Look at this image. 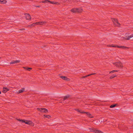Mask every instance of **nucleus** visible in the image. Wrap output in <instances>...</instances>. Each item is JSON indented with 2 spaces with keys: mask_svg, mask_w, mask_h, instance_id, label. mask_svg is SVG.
<instances>
[{
  "mask_svg": "<svg viewBox=\"0 0 133 133\" xmlns=\"http://www.w3.org/2000/svg\"><path fill=\"white\" fill-rule=\"evenodd\" d=\"M0 58H1L0 57Z\"/></svg>",
  "mask_w": 133,
  "mask_h": 133,
  "instance_id": "obj_38",
  "label": "nucleus"
},
{
  "mask_svg": "<svg viewBox=\"0 0 133 133\" xmlns=\"http://www.w3.org/2000/svg\"><path fill=\"white\" fill-rule=\"evenodd\" d=\"M75 110L81 113H86L89 117L90 118L93 117L92 115L89 112H84V111H82L81 110L79 109H75Z\"/></svg>",
  "mask_w": 133,
  "mask_h": 133,
  "instance_id": "obj_2",
  "label": "nucleus"
},
{
  "mask_svg": "<svg viewBox=\"0 0 133 133\" xmlns=\"http://www.w3.org/2000/svg\"><path fill=\"white\" fill-rule=\"evenodd\" d=\"M114 64L116 66H122L121 65V63L120 62H117L116 63H114Z\"/></svg>",
  "mask_w": 133,
  "mask_h": 133,
  "instance_id": "obj_10",
  "label": "nucleus"
},
{
  "mask_svg": "<svg viewBox=\"0 0 133 133\" xmlns=\"http://www.w3.org/2000/svg\"><path fill=\"white\" fill-rule=\"evenodd\" d=\"M37 7H40V6H37Z\"/></svg>",
  "mask_w": 133,
  "mask_h": 133,
  "instance_id": "obj_32",
  "label": "nucleus"
},
{
  "mask_svg": "<svg viewBox=\"0 0 133 133\" xmlns=\"http://www.w3.org/2000/svg\"><path fill=\"white\" fill-rule=\"evenodd\" d=\"M39 111H40L42 112L46 113L48 112V111L46 109H38Z\"/></svg>",
  "mask_w": 133,
  "mask_h": 133,
  "instance_id": "obj_5",
  "label": "nucleus"
},
{
  "mask_svg": "<svg viewBox=\"0 0 133 133\" xmlns=\"http://www.w3.org/2000/svg\"><path fill=\"white\" fill-rule=\"evenodd\" d=\"M66 2V1H63V3H65Z\"/></svg>",
  "mask_w": 133,
  "mask_h": 133,
  "instance_id": "obj_31",
  "label": "nucleus"
},
{
  "mask_svg": "<svg viewBox=\"0 0 133 133\" xmlns=\"http://www.w3.org/2000/svg\"><path fill=\"white\" fill-rule=\"evenodd\" d=\"M25 91V89L24 88H22L18 92H17L18 94H19L20 93L23 92V91Z\"/></svg>",
  "mask_w": 133,
  "mask_h": 133,
  "instance_id": "obj_8",
  "label": "nucleus"
},
{
  "mask_svg": "<svg viewBox=\"0 0 133 133\" xmlns=\"http://www.w3.org/2000/svg\"><path fill=\"white\" fill-rule=\"evenodd\" d=\"M112 21L117 26H118V25H119L120 24L118 22L117 19L115 18H112Z\"/></svg>",
  "mask_w": 133,
  "mask_h": 133,
  "instance_id": "obj_3",
  "label": "nucleus"
},
{
  "mask_svg": "<svg viewBox=\"0 0 133 133\" xmlns=\"http://www.w3.org/2000/svg\"><path fill=\"white\" fill-rule=\"evenodd\" d=\"M70 1V0L69 1L66 0V2H67V3H68Z\"/></svg>",
  "mask_w": 133,
  "mask_h": 133,
  "instance_id": "obj_29",
  "label": "nucleus"
},
{
  "mask_svg": "<svg viewBox=\"0 0 133 133\" xmlns=\"http://www.w3.org/2000/svg\"><path fill=\"white\" fill-rule=\"evenodd\" d=\"M95 74V73H92L91 74H90V75H94Z\"/></svg>",
  "mask_w": 133,
  "mask_h": 133,
  "instance_id": "obj_30",
  "label": "nucleus"
},
{
  "mask_svg": "<svg viewBox=\"0 0 133 133\" xmlns=\"http://www.w3.org/2000/svg\"><path fill=\"white\" fill-rule=\"evenodd\" d=\"M9 89L8 88L4 87L3 89V92L4 93H5Z\"/></svg>",
  "mask_w": 133,
  "mask_h": 133,
  "instance_id": "obj_9",
  "label": "nucleus"
},
{
  "mask_svg": "<svg viewBox=\"0 0 133 133\" xmlns=\"http://www.w3.org/2000/svg\"><path fill=\"white\" fill-rule=\"evenodd\" d=\"M133 37V34L131 35L130 36L126 35L125 37H123V38H125L127 40H129L131 37Z\"/></svg>",
  "mask_w": 133,
  "mask_h": 133,
  "instance_id": "obj_4",
  "label": "nucleus"
},
{
  "mask_svg": "<svg viewBox=\"0 0 133 133\" xmlns=\"http://www.w3.org/2000/svg\"><path fill=\"white\" fill-rule=\"evenodd\" d=\"M118 71L117 70H115V71Z\"/></svg>",
  "mask_w": 133,
  "mask_h": 133,
  "instance_id": "obj_34",
  "label": "nucleus"
},
{
  "mask_svg": "<svg viewBox=\"0 0 133 133\" xmlns=\"http://www.w3.org/2000/svg\"><path fill=\"white\" fill-rule=\"evenodd\" d=\"M17 120L21 122L25 123L26 124L30 125L31 126H33L34 125V124L31 121L27 120L18 119Z\"/></svg>",
  "mask_w": 133,
  "mask_h": 133,
  "instance_id": "obj_1",
  "label": "nucleus"
},
{
  "mask_svg": "<svg viewBox=\"0 0 133 133\" xmlns=\"http://www.w3.org/2000/svg\"><path fill=\"white\" fill-rule=\"evenodd\" d=\"M35 24H36V25H42L43 24V22H37L35 23Z\"/></svg>",
  "mask_w": 133,
  "mask_h": 133,
  "instance_id": "obj_18",
  "label": "nucleus"
},
{
  "mask_svg": "<svg viewBox=\"0 0 133 133\" xmlns=\"http://www.w3.org/2000/svg\"><path fill=\"white\" fill-rule=\"evenodd\" d=\"M90 75H87V76H84L83 77V78H85L86 77H88V76H90Z\"/></svg>",
  "mask_w": 133,
  "mask_h": 133,
  "instance_id": "obj_26",
  "label": "nucleus"
},
{
  "mask_svg": "<svg viewBox=\"0 0 133 133\" xmlns=\"http://www.w3.org/2000/svg\"><path fill=\"white\" fill-rule=\"evenodd\" d=\"M69 97V96H67L64 97V98H63V100H65L67 98Z\"/></svg>",
  "mask_w": 133,
  "mask_h": 133,
  "instance_id": "obj_19",
  "label": "nucleus"
},
{
  "mask_svg": "<svg viewBox=\"0 0 133 133\" xmlns=\"http://www.w3.org/2000/svg\"><path fill=\"white\" fill-rule=\"evenodd\" d=\"M61 101H62V99H61Z\"/></svg>",
  "mask_w": 133,
  "mask_h": 133,
  "instance_id": "obj_37",
  "label": "nucleus"
},
{
  "mask_svg": "<svg viewBox=\"0 0 133 133\" xmlns=\"http://www.w3.org/2000/svg\"><path fill=\"white\" fill-rule=\"evenodd\" d=\"M25 17L27 19H30L31 18L29 14H25Z\"/></svg>",
  "mask_w": 133,
  "mask_h": 133,
  "instance_id": "obj_7",
  "label": "nucleus"
},
{
  "mask_svg": "<svg viewBox=\"0 0 133 133\" xmlns=\"http://www.w3.org/2000/svg\"><path fill=\"white\" fill-rule=\"evenodd\" d=\"M49 2L50 3L53 4H59V3L58 2H51L49 1Z\"/></svg>",
  "mask_w": 133,
  "mask_h": 133,
  "instance_id": "obj_17",
  "label": "nucleus"
},
{
  "mask_svg": "<svg viewBox=\"0 0 133 133\" xmlns=\"http://www.w3.org/2000/svg\"><path fill=\"white\" fill-rule=\"evenodd\" d=\"M3 0L2 1L1 0H0V3H1L3 4Z\"/></svg>",
  "mask_w": 133,
  "mask_h": 133,
  "instance_id": "obj_28",
  "label": "nucleus"
},
{
  "mask_svg": "<svg viewBox=\"0 0 133 133\" xmlns=\"http://www.w3.org/2000/svg\"><path fill=\"white\" fill-rule=\"evenodd\" d=\"M61 78H62L63 79L66 80L67 81H69L70 80V79L68 78L67 77L65 76H61L60 77Z\"/></svg>",
  "mask_w": 133,
  "mask_h": 133,
  "instance_id": "obj_6",
  "label": "nucleus"
},
{
  "mask_svg": "<svg viewBox=\"0 0 133 133\" xmlns=\"http://www.w3.org/2000/svg\"><path fill=\"white\" fill-rule=\"evenodd\" d=\"M44 116L46 117H47L48 118H50V116L49 115H44Z\"/></svg>",
  "mask_w": 133,
  "mask_h": 133,
  "instance_id": "obj_21",
  "label": "nucleus"
},
{
  "mask_svg": "<svg viewBox=\"0 0 133 133\" xmlns=\"http://www.w3.org/2000/svg\"><path fill=\"white\" fill-rule=\"evenodd\" d=\"M118 105L117 104H113L110 106V107L111 108H113L114 107H119Z\"/></svg>",
  "mask_w": 133,
  "mask_h": 133,
  "instance_id": "obj_11",
  "label": "nucleus"
},
{
  "mask_svg": "<svg viewBox=\"0 0 133 133\" xmlns=\"http://www.w3.org/2000/svg\"><path fill=\"white\" fill-rule=\"evenodd\" d=\"M32 68H26V69L29 71H30V70Z\"/></svg>",
  "mask_w": 133,
  "mask_h": 133,
  "instance_id": "obj_25",
  "label": "nucleus"
},
{
  "mask_svg": "<svg viewBox=\"0 0 133 133\" xmlns=\"http://www.w3.org/2000/svg\"><path fill=\"white\" fill-rule=\"evenodd\" d=\"M93 131L96 133H103L102 131L96 130H93Z\"/></svg>",
  "mask_w": 133,
  "mask_h": 133,
  "instance_id": "obj_13",
  "label": "nucleus"
},
{
  "mask_svg": "<svg viewBox=\"0 0 133 133\" xmlns=\"http://www.w3.org/2000/svg\"><path fill=\"white\" fill-rule=\"evenodd\" d=\"M76 9H77V8H74L72 9L71 10V11L74 13L77 12V11Z\"/></svg>",
  "mask_w": 133,
  "mask_h": 133,
  "instance_id": "obj_15",
  "label": "nucleus"
},
{
  "mask_svg": "<svg viewBox=\"0 0 133 133\" xmlns=\"http://www.w3.org/2000/svg\"><path fill=\"white\" fill-rule=\"evenodd\" d=\"M43 23H45V22H43Z\"/></svg>",
  "mask_w": 133,
  "mask_h": 133,
  "instance_id": "obj_36",
  "label": "nucleus"
},
{
  "mask_svg": "<svg viewBox=\"0 0 133 133\" xmlns=\"http://www.w3.org/2000/svg\"><path fill=\"white\" fill-rule=\"evenodd\" d=\"M1 93V92L0 91V94Z\"/></svg>",
  "mask_w": 133,
  "mask_h": 133,
  "instance_id": "obj_35",
  "label": "nucleus"
},
{
  "mask_svg": "<svg viewBox=\"0 0 133 133\" xmlns=\"http://www.w3.org/2000/svg\"><path fill=\"white\" fill-rule=\"evenodd\" d=\"M76 10L77 12H80L82 10V9L81 8H77Z\"/></svg>",
  "mask_w": 133,
  "mask_h": 133,
  "instance_id": "obj_16",
  "label": "nucleus"
},
{
  "mask_svg": "<svg viewBox=\"0 0 133 133\" xmlns=\"http://www.w3.org/2000/svg\"><path fill=\"white\" fill-rule=\"evenodd\" d=\"M49 1L48 0H45V1H43L42 2L43 3H45L46 2H49Z\"/></svg>",
  "mask_w": 133,
  "mask_h": 133,
  "instance_id": "obj_22",
  "label": "nucleus"
},
{
  "mask_svg": "<svg viewBox=\"0 0 133 133\" xmlns=\"http://www.w3.org/2000/svg\"><path fill=\"white\" fill-rule=\"evenodd\" d=\"M115 70H113L111 71L110 72V73H113L114 72H115Z\"/></svg>",
  "mask_w": 133,
  "mask_h": 133,
  "instance_id": "obj_27",
  "label": "nucleus"
},
{
  "mask_svg": "<svg viewBox=\"0 0 133 133\" xmlns=\"http://www.w3.org/2000/svg\"><path fill=\"white\" fill-rule=\"evenodd\" d=\"M23 68H24L25 69H26V68H25V67H23Z\"/></svg>",
  "mask_w": 133,
  "mask_h": 133,
  "instance_id": "obj_33",
  "label": "nucleus"
},
{
  "mask_svg": "<svg viewBox=\"0 0 133 133\" xmlns=\"http://www.w3.org/2000/svg\"><path fill=\"white\" fill-rule=\"evenodd\" d=\"M7 1L6 0H3V4H5L6 3Z\"/></svg>",
  "mask_w": 133,
  "mask_h": 133,
  "instance_id": "obj_24",
  "label": "nucleus"
},
{
  "mask_svg": "<svg viewBox=\"0 0 133 133\" xmlns=\"http://www.w3.org/2000/svg\"><path fill=\"white\" fill-rule=\"evenodd\" d=\"M112 46L113 47H117L118 48H128L127 47H125L124 46Z\"/></svg>",
  "mask_w": 133,
  "mask_h": 133,
  "instance_id": "obj_14",
  "label": "nucleus"
},
{
  "mask_svg": "<svg viewBox=\"0 0 133 133\" xmlns=\"http://www.w3.org/2000/svg\"><path fill=\"white\" fill-rule=\"evenodd\" d=\"M36 25V24H35V23H34L32 24L31 25H29V27H31V26H34L35 25Z\"/></svg>",
  "mask_w": 133,
  "mask_h": 133,
  "instance_id": "obj_20",
  "label": "nucleus"
},
{
  "mask_svg": "<svg viewBox=\"0 0 133 133\" xmlns=\"http://www.w3.org/2000/svg\"><path fill=\"white\" fill-rule=\"evenodd\" d=\"M116 76V75H114V76H111L110 77V79H112Z\"/></svg>",
  "mask_w": 133,
  "mask_h": 133,
  "instance_id": "obj_23",
  "label": "nucleus"
},
{
  "mask_svg": "<svg viewBox=\"0 0 133 133\" xmlns=\"http://www.w3.org/2000/svg\"><path fill=\"white\" fill-rule=\"evenodd\" d=\"M20 62L19 60H16L15 61H13L11 62L10 63V64H15L18 63H19Z\"/></svg>",
  "mask_w": 133,
  "mask_h": 133,
  "instance_id": "obj_12",
  "label": "nucleus"
}]
</instances>
